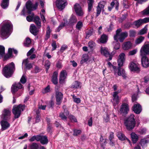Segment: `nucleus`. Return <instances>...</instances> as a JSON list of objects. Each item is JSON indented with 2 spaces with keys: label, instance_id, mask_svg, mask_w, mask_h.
Segmentation results:
<instances>
[{
  "label": "nucleus",
  "instance_id": "obj_1",
  "mask_svg": "<svg viewBox=\"0 0 149 149\" xmlns=\"http://www.w3.org/2000/svg\"><path fill=\"white\" fill-rule=\"evenodd\" d=\"M13 30V25L9 20L6 21L4 22L0 31L1 37L5 39L8 38L10 35Z\"/></svg>",
  "mask_w": 149,
  "mask_h": 149
},
{
  "label": "nucleus",
  "instance_id": "obj_2",
  "mask_svg": "<svg viewBox=\"0 0 149 149\" xmlns=\"http://www.w3.org/2000/svg\"><path fill=\"white\" fill-rule=\"evenodd\" d=\"M125 54L123 53L120 54L119 55L118 60V63L119 67L117 69L116 67L113 65H112L111 66L115 73L118 70V75L119 76H122L124 79H125L126 77V74L125 70L123 69H121L120 67L123 65L125 61Z\"/></svg>",
  "mask_w": 149,
  "mask_h": 149
},
{
  "label": "nucleus",
  "instance_id": "obj_3",
  "mask_svg": "<svg viewBox=\"0 0 149 149\" xmlns=\"http://www.w3.org/2000/svg\"><path fill=\"white\" fill-rule=\"evenodd\" d=\"M15 70V64L12 62L6 65L3 68L2 74L5 77L8 78L12 76Z\"/></svg>",
  "mask_w": 149,
  "mask_h": 149
},
{
  "label": "nucleus",
  "instance_id": "obj_4",
  "mask_svg": "<svg viewBox=\"0 0 149 149\" xmlns=\"http://www.w3.org/2000/svg\"><path fill=\"white\" fill-rule=\"evenodd\" d=\"M124 124L127 129L129 130H131L134 128L136 124V121L134 114H131L125 120Z\"/></svg>",
  "mask_w": 149,
  "mask_h": 149
},
{
  "label": "nucleus",
  "instance_id": "obj_5",
  "mask_svg": "<svg viewBox=\"0 0 149 149\" xmlns=\"http://www.w3.org/2000/svg\"><path fill=\"white\" fill-rule=\"evenodd\" d=\"M121 29H118L116 31V34L114 36V39L115 40H118L120 42H123L125 39L128 36V33L126 31L121 32Z\"/></svg>",
  "mask_w": 149,
  "mask_h": 149
},
{
  "label": "nucleus",
  "instance_id": "obj_6",
  "mask_svg": "<svg viewBox=\"0 0 149 149\" xmlns=\"http://www.w3.org/2000/svg\"><path fill=\"white\" fill-rule=\"evenodd\" d=\"M25 107V105L19 104L18 106H15L13 107L12 112L14 115L15 118H18L20 116L21 111H23Z\"/></svg>",
  "mask_w": 149,
  "mask_h": 149
},
{
  "label": "nucleus",
  "instance_id": "obj_7",
  "mask_svg": "<svg viewBox=\"0 0 149 149\" xmlns=\"http://www.w3.org/2000/svg\"><path fill=\"white\" fill-rule=\"evenodd\" d=\"M100 52L101 54L107 58L108 57L109 61L111 60L113 56L116 53V51H113L111 53L108 50L107 48L106 47H102L101 48Z\"/></svg>",
  "mask_w": 149,
  "mask_h": 149
},
{
  "label": "nucleus",
  "instance_id": "obj_8",
  "mask_svg": "<svg viewBox=\"0 0 149 149\" xmlns=\"http://www.w3.org/2000/svg\"><path fill=\"white\" fill-rule=\"evenodd\" d=\"M38 4L36 2L35 4L33 5L30 1H27L26 5V9L28 10V13L29 14H30L31 11L36 10L38 6Z\"/></svg>",
  "mask_w": 149,
  "mask_h": 149
},
{
  "label": "nucleus",
  "instance_id": "obj_9",
  "mask_svg": "<svg viewBox=\"0 0 149 149\" xmlns=\"http://www.w3.org/2000/svg\"><path fill=\"white\" fill-rule=\"evenodd\" d=\"M139 65V64L137 63L132 62L130 63L129 65V68L132 71L139 73L140 71Z\"/></svg>",
  "mask_w": 149,
  "mask_h": 149
},
{
  "label": "nucleus",
  "instance_id": "obj_10",
  "mask_svg": "<svg viewBox=\"0 0 149 149\" xmlns=\"http://www.w3.org/2000/svg\"><path fill=\"white\" fill-rule=\"evenodd\" d=\"M119 93L118 91H115L113 93L111 102L114 106H116L119 103L120 98L118 95Z\"/></svg>",
  "mask_w": 149,
  "mask_h": 149
},
{
  "label": "nucleus",
  "instance_id": "obj_11",
  "mask_svg": "<svg viewBox=\"0 0 149 149\" xmlns=\"http://www.w3.org/2000/svg\"><path fill=\"white\" fill-rule=\"evenodd\" d=\"M74 8L77 15L79 16H83L84 12L79 4L76 3L74 5Z\"/></svg>",
  "mask_w": 149,
  "mask_h": 149
},
{
  "label": "nucleus",
  "instance_id": "obj_12",
  "mask_svg": "<svg viewBox=\"0 0 149 149\" xmlns=\"http://www.w3.org/2000/svg\"><path fill=\"white\" fill-rule=\"evenodd\" d=\"M106 2L104 1H101L98 3L97 7L96 17H97L100 14L102 10H103Z\"/></svg>",
  "mask_w": 149,
  "mask_h": 149
},
{
  "label": "nucleus",
  "instance_id": "obj_13",
  "mask_svg": "<svg viewBox=\"0 0 149 149\" xmlns=\"http://www.w3.org/2000/svg\"><path fill=\"white\" fill-rule=\"evenodd\" d=\"M66 0H56V4L57 7L61 10L63 9L67 5Z\"/></svg>",
  "mask_w": 149,
  "mask_h": 149
},
{
  "label": "nucleus",
  "instance_id": "obj_14",
  "mask_svg": "<svg viewBox=\"0 0 149 149\" xmlns=\"http://www.w3.org/2000/svg\"><path fill=\"white\" fill-rule=\"evenodd\" d=\"M140 55H146L149 54V44L144 45L141 48L140 51Z\"/></svg>",
  "mask_w": 149,
  "mask_h": 149
},
{
  "label": "nucleus",
  "instance_id": "obj_15",
  "mask_svg": "<svg viewBox=\"0 0 149 149\" xmlns=\"http://www.w3.org/2000/svg\"><path fill=\"white\" fill-rule=\"evenodd\" d=\"M141 64L143 67L146 68L149 66V60L146 55L141 56Z\"/></svg>",
  "mask_w": 149,
  "mask_h": 149
},
{
  "label": "nucleus",
  "instance_id": "obj_16",
  "mask_svg": "<svg viewBox=\"0 0 149 149\" xmlns=\"http://www.w3.org/2000/svg\"><path fill=\"white\" fill-rule=\"evenodd\" d=\"M22 88V85L19 82L15 83L11 87V92L13 94H14L19 89Z\"/></svg>",
  "mask_w": 149,
  "mask_h": 149
},
{
  "label": "nucleus",
  "instance_id": "obj_17",
  "mask_svg": "<svg viewBox=\"0 0 149 149\" xmlns=\"http://www.w3.org/2000/svg\"><path fill=\"white\" fill-rule=\"evenodd\" d=\"M56 104L60 105L61 104L62 100L63 98V94L61 92L58 91H56Z\"/></svg>",
  "mask_w": 149,
  "mask_h": 149
},
{
  "label": "nucleus",
  "instance_id": "obj_18",
  "mask_svg": "<svg viewBox=\"0 0 149 149\" xmlns=\"http://www.w3.org/2000/svg\"><path fill=\"white\" fill-rule=\"evenodd\" d=\"M129 110V105L127 103H123L121 106L120 111L121 113L127 114Z\"/></svg>",
  "mask_w": 149,
  "mask_h": 149
},
{
  "label": "nucleus",
  "instance_id": "obj_19",
  "mask_svg": "<svg viewBox=\"0 0 149 149\" xmlns=\"http://www.w3.org/2000/svg\"><path fill=\"white\" fill-rule=\"evenodd\" d=\"M10 111L9 110L4 109L1 118L4 120H7L10 118Z\"/></svg>",
  "mask_w": 149,
  "mask_h": 149
},
{
  "label": "nucleus",
  "instance_id": "obj_20",
  "mask_svg": "<svg viewBox=\"0 0 149 149\" xmlns=\"http://www.w3.org/2000/svg\"><path fill=\"white\" fill-rule=\"evenodd\" d=\"M38 29L34 24H31L30 26L29 29L30 32L34 36H36L39 31Z\"/></svg>",
  "mask_w": 149,
  "mask_h": 149
},
{
  "label": "nucleus",
  "instance_id": "obj_21",
  "mask_svg": "<svg viewBox=\"0 0 149 149\" xmlns=\"http://www.w3.org/2000/svg\"><path fill=\"white\" fill-rule=\"evenodd\" d=\"M67 74L66 71L65 70L62 71L60 73L59 76V82L61 84L63 83L66 77Z\"/></svg>",
  "mask_w": 149,
  "mask_h": 149
},
{
  "label": "nucleus",
  "instance_id": "obj_22",
  "mask_svg": "<svg viewBox=\"0 0 149 149\" xmlns=\"http://www.w3.org/2000/svg\"><path fill=\"white\" fill-rule=\"evenodd\" d=\"M133 110L135 113L139 114L142 111L141 105L139 104H134L133 107Z\"/></svg>",
  "mask_w": 149,
  "mask_h": 149
},
{
  "label": "nucleus",
  "instance_id": "obj_23",
  "mask_svg": "<svg viewBox=\"0 0 149 149\" xmlns=\"http://www.w3.org/2000/svg\"><path fill=\"white\" fill-rule=\"evenodd\" d=\"M117 136L120 140L124 141L127 140L130 143H131L130 140L127 138L125 135L121 132H118L117 133Z\"/></svg>",
  "mask_w": 149,
  "mask_h": 149
},
{
  "label": "nucleus",
  "instance_id": "obj_24",
  "mask_svg": "<svg viewBox=\"0 0 149 149\" xmlns=\"http://www.w3.org/2000/svg\"><path fill=\"white\" fill-rule=\"evenodd\" d=\"M12 49L10 48L8 49V53L6 55H4L3 58V61H5L11 58L12 56Z\"/></svg>",
  "mask_w": 149,
  "mask_h": 149
},
{
  "label": "nucleus",
  "instance_id": "obj_25",
  "mask_svg": "<svg viewBox=\"0 0 149 149\" xmlns=\"http://www.w3.org/2000/svg\"><path fill=\"white\" fill-rule=\"evenodd\" d=\"M1 130L2 131L6 130L10 126V124L8 122L3 120L1 121Z\"/></svg>",
  "mask_w": 149,
  "mask_h": 149
},
{
  "label": "nucleus",
  "instance_id": "obj_26",
  "mask_svg": "<svg viewBox=\"0 0 149 149\" xmlns=\"http://www.w3.org/2000/svg\"><path fill=\"white\" fill-rule=\"evenodd\" d=\"M22 65H24L26 69H30L32 67V65L31 63H29L27 59H25L23 60Z\"/></svg>",
  "mask_w": 149,
  "mask_h": 149
},
{
  "label": "nucleus",
  "instance_id": "obj_27",
  "mask_svg": "<svg viewBox=\"0 0 149 149\" xmlns=\"http://www.w3.org/2000/svg\"><path fill=\"white\" fill-rule=\"evenodd\" d=\"M132 46V44L130 41L125 42L123 45V49L125 50H128L131 48Z\"/></svg>",
  "mask_w": 149,
  "mask_h": 149
},
{
  "label": "nucleus",
  "instance_id": "obj_28",
  "mask_svg": "<svg viewBox=\"0 0 149 149\" xmlns=\"http://www.w3.org/2000/svg\"><path fill=\"white\" fill-rule=\"evenodd\" d=\"M34 21L37 25L38 28L41 27V23L40 17L38 16H36L34 18Z\"/></svg>",
  "mask_w": 149,
  "mask_h": 149
},
{
  "label": "nucleus",
  "instance_id": "obj_29",
  "mask_svg": "<svg viewBox=\"0 0 149 149\" xmlns=\"http://www.w3.org/2000/svg\"><path fill=\"white\" fill-rule=\"evenodd\" d=\"M58 73L57 72H54L52 77V81L55 84H57L58 83Z\"/></svg>",
  "mask_w": 149,
  "mask_h": 149
},
{
  "label": "nucleus",
  "instance_id": "obj_30",
  "mask_svg": "<svg viewBox=\"0 0 149 149\" xmlns=\"http://www.w3.org/2000/svg\"><path fill=\"white\" fill-rule=\"evenodd\" d=\"M131 136L133 143H136L138 139V136L134 132H132L131 134Z\"/></svg>",
  "mask_w": 149,
  "mask_h": 149
},
{
  "label": "nucleus",
  "instance_id": "obj_31",
  "mask_svg": "<svg viewBox=\"0 0 149 149\" xmlns=\"http://www.w3.org/2000/svg\"><path fill=\"white\" fill-rule=\"evenodd\" d=\"M40 142L42 145L47 144L48 142L47 137L45 135H42Z\"/></svg>",
  "mask_w": 149,
  "mask_h": 149
},
{
  "label": "nucleus",
  "instance_id": "obj_32",
  "mask_svg": "<svg viewBox=\"0 0 149 149\" xmlns=\"http://www.w3.org/2000/svg\"><path fill=\"white\" fill-rule=\"evenodd\" d=\"M143 24L142 19H140L138 20L135 21L133 22V24L137 28L139 27Z\"/></svg>",
  "mask_w": 149,
  "mask_h": 149
},
{
  "label": "nucleus",
  "instance_id": "obj_33",
  "mask_svg": "<svg viewBox=\"0 0 149 149\" xmlns=\"http://www.w3.org/2000/svg\"><path fill=\"white\" fill-rule=\"evenodd\" d=\"M93 2V0H88L87 1L88 4V12H90L92 9Z\"/></svg>",
  "mask_w": 149,
  "mask_h": 149
},
{
  "label": "nucleus",
  "instance_id": "obj_34",
  "mask_svg": "<svg viewBox=\"0 0 149 149\" xmlns=\"http://www.w3.org/2000/svg\"><path fill=\"white\" fill-rule=\"evenodd\" d=\"M9 0H2L1 6L3 8H5L9 5Z\"/></svg>",
  "mask_w": 149,
  "mask_h": 149
},
{
  "label": "nucleus",
  "instance_id": "obj_35",
  "mask_svg": "<svg viewBox=\"0 0 149 149\" xmlns=\"http://www.w3.org/2000/svg\"><path fill=\"white\" fill-rule=\"evenodd\" d=\"M149 142V140L144 138L141 140L139 143L142 147H143L146 146V144L148 143Z\"/></svg>",
  "mask_w": 149,
  "mask_h": 149
},
{
  "label": "nucleus",
  "instance_id": "obj_36",
  "mask_svg": "<svg viewBox=\"0 0 149 149\" xmlns=\"http://www.w3.org/2000/svg\"><path fill=\"white\" fill-rule=\"evenodd\" d=\"M5 54V48L2 45H0V58H3Z\"/></svg>",
  "mask_w": 149,
  "mask_h": 149
},
{
  "label": "nucleus",
  "instance_id": "obj_37",
  "mask_svg": "<svg viewBox=\"0 0 149 149\" xmlns=\"http://www.w3.org/2000/svg\"><path fill=\"white\" fill-rule=\"evenodd\" d=\"M107 36L106 35L103 34L102 35L100 39V41L102 43H105L107 42Z\"/></svg>",
  "mask_w": 149,
  "mask_h": 149
},
{
  "label": "nucleus",
  "instance_id": "obj_38",
  "mask_svg": "<svg viewBox=\"0 0 149 149\" xmlns=\"http://www.w3.org/2000/svg\"><path fill=\"white\" fill-rule=\"evenodd\" d=\"M144 39V37L143 36H140L138 38L135 40V44L136 45L139 44L141 43Z\"/></svg>",
  "mask_w": 149,
  "mask_h": 149
},
{
  "label": "nucleus",
  "instance_id": "obj_39",
  "mask_svg": "<svg viewBox=\"0 0 149 149\" xmlns=\"http://www.w3.org/2000/svg\"><path fill=\"white\" fill-rule=\"evenodd\" d=\"M77 19L76 17L73 15H72L69 20V23L72 24L77 22Z\"/></svg>",
  "mask_w": 149,
  "mask_h": 149
},
{
  "label": "nucleus",
  "instance_id": "obj_40",
  "mask_svg": "<svg viewBox=\"0 0 149 149\" xmlns=\"http://www.w3.org/2000/svg\"><path fill=\"white\" fill-rule=\"evenodd\" d=\"M88 59V55L85 54L83 55L81 60L80 61L81 64H82L86 62Z\"/></svg>",
  "mask_w": 149,
  "mask_h": 149
},
{
  "label": "nucleus",
  "instance_id": "obj_41",
  "mask_svg": "<svg viewBox=\"0 0 149 149\" xmlns=\"http://www.w3.org/2000/svg\"><path fill=\"white\" fill-rule=\"evenodd\" d=\"M29 146L30 149H38L39 148L38 144L35 142L29 145Z\"/></svg>",
  "mask_w": 149,
  "mask_h": 149
},
{
  "label": "nucleus",
  "instance_id": "obj_42",
  "mask_svg": "<svg viewBox=\"0 0 149 149\" xmlns=\"http://www.w3.org/2000/svg\"><path fill=\"white\" fill-rule=\"evenodd\" d=\"M31 43L30 39L29 38H27L24 42V46L26 47H29Z\"/></svg>",
  "mask_w": 149,
  "mask_h": 149
},
{
  "label": "nucleus",
  "instance_id": "obj_43",
  "mask_svg": "<svg viewBox=\"0 0 149 149\" xmlns=\"http://www.w3.org/2000/svg\"><path fill=\"white\" fill-rule=\"evenodd\" d=\"M116 42H114L112 44L114 46V48L116 50L118 49L120 47V45L118 41V40H116Z\"/></svg>",
  "mask_w": 149,
  "mask_h": 149
},
{
  "label": "nucleus",
  "instance_id": "obj_44",
  "mask_svg": "<svg viewBox=\"0 0 149 149\" xmlns=\"http://www.w3.org/2000/svg\"><path fill=\"white\" fill-rule=\"evenodd\" d=\"M96 44L95 42L92 41H90L88 43V46L90 49L92 50L95 47Z\"/></svg>",
  "mask_w": 149,
  "mask_h": 149
},
{
  "label": "nucleus",
  "instance_id": "obj_45",
  "mask_svg": "<svg viewBox=\"0 0 149 149\" xmlns=\"http://www.w3.org/2000/svg\"><path fill=\"white\" fill-rule=\"evenodd\" d=\"M51 31V30L50 27L49 26H48L47 28L46 32V39H48L50 37Z\"/></svg>",
  "mask_w": 149,
  "mask_h": 149
},
{
  "label": "nucleus",
  "instance_id": "obj_46",
  "mask_svg": "<svg viewBox=\"0 0 149 149\" xmlns=\"http://www.w3.org/2000/svg\"><path fill=\"white\" fill-rule=\"evenodd\" d=\"M73 135L74 136H77L80 134L81 133V131L80 130L74 129L73 130Z\"/></svg>",
  "mask_w": 149,
  "mask_h": 149
},
{
  "label": "nucleus",
  "instance_id": "obj_47",
  "mask_svg": "<svg viewBox=\"0 0 149 149\" xmlns=\"http://www.w3.org/2000/svg\"><path fill=\"white\" fill-rule=\"evenodd\" d=\"M147 29L146 26L142 29L140 30L138 32V34L142 35L146 33L147 32Z\"/></svg>",
  "mask_w": 149,
  "mask_h": 149
},
{
  "label": "nucleus",
  "instance_id": "obj_48",
  "mask_svg": "<svg viewBox=\"0 0 149 149\" xmlns=\"http://www.w3.org/2000/svg\"><path fill=\"white\" fill-rule=\"evenodd\" d=\"M68 115H66L64 113V112H61L59 114V117L61 118V119L63 120H66L67 119V116Z\"/></svg>",
  "mask_w": 149,
  "mask_h": 149
},
{
  "label": "nucleus",
  "instance_id": "obj_49",
  "mask_svg": "<svg viewBox=\"0 0 149 149\" xmlns=\"http://www.w3.org/2000/svg\"><path fill=\"white\" fill-rule=\"evenodd\" d=\"M80 84V83L77 81H75L71 86V88H78Z\"/></svg>",
  "mask_w": 149,
  "mask_h": 149
},
{
  "label": "nucleus",
  "instance_id": "obj_50",
  "mask_svg": "<svg viewBox=\"0 0 149 149\" xmlns=\"http://www.w3.org/2000/svg\"><path fill=\"white\" fill-rule=\"evenodd\" d=\"M51 65L50 62L48 60H46L45 63V67L46 72L48 71V70L49 68Z\"/></svg>",
  "mask_w": 149,
  "mask_h": 149
},
{
  "label": "nucleus",
  "instance_id": "obj_51",
  "mask_svg": "<svg viewBox=\"0 0 149 149\" xmlns=\"http://www.w3.org/2000/svg\"><path fill=\"white\" fill-rule=\"evenodd\" d=\"M72 96L74 102L77 104H79L81 100L79 98H77L74 95H72Z\"/></svg>",
  "mask_w": 149,
  "mask_h": 149
},
{
  "label": "nucleus",
  "instance_id": "obj_52",
  "mask_svg": "<svg viewBox=\"0 0 149 149\" xmlns=\"http://www.w3.org/2000/svg\"><path fill=\"white\" fill-rule=\"evenodd\" d=\"M93 32V30L92 29L88 30L86 33V39L88 38L89 37L92 35Z\"/></svg>",
  "mask_w": 149,
  "mask_h": 149
},
{
  "label": "nucleus",
  "instance_id": "obj_53",
  "mask_svg": "<svg viewBox=\"0 0 149 149\" xmlns=\"http://www.w3.org/2000/svg\"><path fill=\"white\" fill-rule=\"evenodd\" d=\"M83 25L82 22L80 21H79L76 25V27L77 29L80 30L82 27Z\"/></svg>",
  "mask_w": 149,
  "mask_h": 149
},
{
  "label": "nucleus",
  "instance_id": "obj_54",
  "mask_svg": "<svg viewBox=\"0 0 149 149\" xmlns=\"http://www.w3.org/2000/svg\"><path fill=\"white\" fill-rule=\"evenodd\" d=\"M68 118L72 122H77V119L75 116L72 115H70Z\"/></svg>",
  "mask_w": 149,
  "mask_h": 149
},
{
  "label": "nucleus",
  "instance_id": "obj_55",
  "mask_svg": "<svg viewBox=\"0 0 149 149\" xmlns=\"http://www.w3.org/2000/svg\"><path fill=\"white\" fill-rule=\"evenodd\" d=\"M34 16V14L33 13L32 14L31 16L29 15L27 16L26 18L27 20L29 22H31L33 20Z\"/></svg>",
  "mask_w": 149,
  "mask_h": 149
},
{
  "label": "nucleus",
  "instance_id": "obj_56",
  "mask_svg": "<svg viewBox=\"0 0 149 149\" xmlns=\"http://www.w3.org/2000/svg\"><path fill=\"white\" fill-rule=\"evenodd\" d=\"M26 81V76L23 74L20 79V81L23 84H25Z\"/></svg>",
  "mask_w": 149,
  "mask_h": 149
},
{
  "label": "nucleus",
  "instance_id": "obj_57",
  "mask_svg": "<svg viewBox=\"0 0 149 149\" xmlns=\"http://www.w3.org/2000/svg\"><path fill=\"white\" fill-rule=\"evenodd\" d=\"M50 87L49 85H48L42 91L43 93H45L50 91Z\"/></svg>",
  "mask_w": 149,
  "mask_h": 149
},
{
  "label": "nucleus",
  "instance_id": "obj_58",
  "mask_svg": "<svg viewBox=\"0 0 149 149\" xmlns=\"http://www.w3.org/2000/svg\"><path fill=\"white\" fill-rule=\"evenodd\" d=\"M136 33L134 30H130L129 31V36L130 37H134L136 36Z\"/></svg>",
  "mask_w": 149,
  "mask_h": 149
},
{
  "label": "nucleus",
  "instance_id": "obj_59",
  "mask_svg": "<svg viewBox=\"0 0 149 149\" xmlns=\"http://www.w3.org/2000/svg\"><path fill=\"white\" fill-rule=\"evenodd\" d=\"M142 12L143 15H149V6L145 10L142 11Z\"/></svg>",
  "mask_w": 149,
  "mask_h": 149
},
{
  "label": "nucleus",
  "instance_id": "obj_60",
  "mask_svg": "<svg viewBox=\"0 0 149 149\" xmlns=\"http://www.w3.org/2000/svg\"><path fill=\"white\" fill-rule=\"evenodd\" d=\"M68 48V46L66 45H63L60 50V51L62 53H63L64 51L66 49Z\"/></svg>",
  "mask_w": 149,
  "mask_h": 149
},
{
  "label": "nucleus",
  "instance_id": "obj_61",
  "mask_svg": "<svg viewBox=\"0 0 149 149\" xmlns=\"http://www.w3.org/2000/svg\"><path fill=\"white\" fill-rule=\"evenodd\" d=\"M65 26V23H62L57 28V29L56 31L57 32H59Z\"/></svg>",
  "mask_w": 149,
  "mask_h": 149
},
{
  "label": "nucleus",
  "instance_id": "obj_62",
  "mask_svg": "<svg viewBox=\"0 0 149 149\" xmlns=\"http://www.w3.org/2000/svg\"><path fill=\"white\" fill-rule=\"evenodd\" d=\"M52 51L56 49L57 48V45L55 41H53L52 42Z\"/></svg>",
  "mask_w": 149,
  "mask_h": 149
},
{
  "label": "nucleus",
  "instance_id": "obj_63",
  "mask_svg": "<svg viewBox=\"0 0 149 149\" xmlns=\"http://www.w3.org/2000/svg\"><path fill=\"white\" fill-rule=\"evenodd\" d=\"M146 129L145 128H142L140 129L139 131L140 134H145L146 132Z\"/></svg>",
  "mask_w": 149,
  "mask_h": 149
},
{
  "label": "nucleus",
  "instance_id": "obj_64",
  "mask_svg": "<svg viewBox=\"0 0 149 149\" xmlns=\"http://www.w3.org/2000/svg\"><path fill=\"white\" fill-rule=\"evenodd\" d=\"M137 52L136 49H134L130 51L129 52V55L130 56L133 55L135 54Z\"/></svg>",
  "mask_w": 149,
  "mask_h": 149
}]
</instances>
